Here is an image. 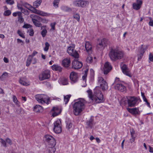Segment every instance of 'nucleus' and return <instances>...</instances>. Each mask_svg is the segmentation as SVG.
Here are the masks:
<instances>
[{
	"label": "nucleus",
	"mask_w": 153,
	"mask_h": 153,
	"mask_svg": "<svg viewBox=\"0 0 153 153\" xmlns=\"http://www.w3.org/2000/svg\"><path fill=\"white\" fill-rule=\"evenodd\" d=\"M88 97L91 100V102H94L96 103H100L104 101L103 95L100 91L99 87L97 86L94 89V94L93 95L92 91L89 89L87 91Z\"/></svg>",
	"instance_id": "obj_1"
},
{
	"label": "nucleus",
	"mask_w": 153,
	"mask_h": 153,
	"mask_svg": "<svg viewBox=\"0 0 153 153\" xmlns=\"http://www.w3.org/2000/svg\"><path fill=\"white\" fill-rule=\"evenodd\" d=\"M86 103V101L82 98L76 100L72 105L74 114L76 116L79 115L85 109Z\"/></svg>",
	"instance_id": "obj_2"
},
{
	"label": "nucleus",
	"mask_w": 153,
	"mask_h": 153,
	"mask_svg": "<svg viewBox=\"0 0 153 153\" xmlns=\"http://www.w3.org/2000/svg\"><path fill=\"white\" fill-rule=\"evenodd\" d=\"M108 55L111 59L114 62L122 59L124 55L122 51L112 48L110 49Z\"/></svg>",
	"instance_id": "obj_3"
},
{
	"label": "nucleus",
	"mask_w": 153,
	"mask_h": 153,
	"mask_svg": "<svg viewBox=\"0 0 153 153\" xmlns=\"http://www.w3.org/2000/svg\"><path fill=\"white\" fill-rule=\"evenodd\" d=\"M35 98L39 103L42 104H46L48 105L50 101V98L44 94H37Z\"/></svg>",
	"instance_id": "obj_4"
},
{
	"label": "nucleus",
	"mask_w": 153,
	"mask_h": 153,
	"mask_svg": "<svg viewBox=\"0 0 153 153\" xmlns=\"http://www.w3.org/2000/svg\"><path fill=\"white\" fill-rule=\"evenodd\" d=\"M75 47V45L72 44L71 46L68 47L67 52L70 55L75 58H77L79 57V55L77 52L74 49Z\"/></svg>",
	"instance_id": "obj_5"
},
{
	"label": "nucleus",
	"mask_w": 153,
	"mask_h": 153,
	"mask_svg": "<svg viewBox=\"0 0 153 153\" xmlns=\"http://www.w3.org/2000/svg\"><path fill=\"white\" fill-rule=\"evenodd\" d=\"M29 10L31 11L34 13L39 15L42 16L49 17L51 15L50 13L36 9L34 7L32 6L30 8H29Z\"/></svg>",
	"instance_id": "obj_6"
},
{
	"label": "nucleus",
	"mask_w": 153,
	"mask_h": 153,
	"mask_svg": "<svg viewBox=\"0 0 153 153\" xmlns=\"http://www.w3.org/2000/svg\"><path fill=\"white\" fill-rule=\"evenodd\" d=\"M53 131L56 133H59L62 131L61 123L59 119L57 120L53 123Z\"/></svg>",
	"instance_id": "obj_7"
},
{
	"label": "nucleus",
	"mask_w": 153,
	"mask_h": 153,
	"mask_svg": "<svg viewBox=\"0 0 153 153\" xmlns=\"http://www.w3.org/2000/svg\"><path fill=\"white\" fill-rule=\"evenodd\" d=\"M108 42V40L105 39L99 40L97 46V49L100 51L104 49V48L107 46Z\"/></svg>",
	"instance_id": "obj_8"
},
{
	"label": "nucleus",
	"mask_w": 153,
	"mask_h": 153,
	"mask_svg": "<svg viewBox=\"0 0 153 153\" xmlns=\"http://www.w3.org/2000/svg\"><path fill=\"white\" fill-rule=\"evenodd\" d=\"M98 84L100 85L103 91L106 90L108 88L107 83L101 76L98 77Z\"/></svg>",
	"instance_id": "obj_9"
},
{
	"label": "nucleus",
	"mask_w": 153,
	"mask_h": 153,
	"mask_svg": "<svg viewBox=\"0 0 153 153\" xmlns=\"http://www.w3.org/2000/svg\"><path fill=\"white\" fill-rule=\"evenodd\" d=\"M50 77V72L49 70H45L43 71L39 76V79L42 81L45 79H48Z\"/></svg>",
	"instance_id": "obj_10"
},
{
	"label": "nucleus",
	"mask_w": 153,
	"mask_h": 153,
	"mask_svg": "<svg viewBox=\"0 0 153 153\" xmlns=\"http://www.w3.org/2000/svg\"><path fill=\"white\" fill-rule=\"evenodd\" d=\"M121 67L123 73L125 75L130 77H132L130 70L128 68L127 66L125 64L121 65Z\"/></svg>",
	"instance_id": "obj_11"
},
{
	"label": "nucleus",
	"mask_w": 153,
	"mask_h": 153,
	"mask_svg": "<svg viewBox=\"0 0 153 153\" xmlns=\"http://www.w3.org/2000/svg\"><path fill=\"white\" fill-rule=\"evenodd\" d=\"M70 78L71 83H76L78 80V74L76 72H72L70 74Z\"/></svg>",
	"instance_id": "obj_12"
},
{
	"label": "nucleus",
	"mask_w": 153,
	"mask_h": 153,
	"mask_svg": "<svg viewBox=\"0 0 153 153\" xmlns=\"http://www.w3.org/2000/svg\"><path fill=\"white\" fill-rule=\"evenodd\" d=\"M148 48L147 46L143 47V45L141 46L140 49L138 50L137 53L138 60H140L142 58L144 53L146 50Z\"/></svg>",
	"instance_id": "obj_13"
},
{
	"label": "nucleus",
	"mask_w": 153,
	"mask_h": 153,
	"mask_svg": "<svg viewBox=\"0 0 153 153\" xmlns=\"http://www.w3.org/2000/svg\"><path fill=\"white\" fill-rule=\"evenodd\" d=\"M128 106L132 107L134 106L138 101V99L134 97H130L127 99Z\"/></svg>",
	"instance_id": "obj_14"
},
{
	"label": "nucleus",
	"mask_w": 153,
	"mask_h": 153,
	"mask_svg": "<svg viewBox=\"0 0 153 153\" xmlns=\"http://www.w3.org/2000/svg\"><path fill=\"white\" fill-rule=\"evenodd\" d=\"M82 66V63L77 60H74L72 62V68L75 69L80 68Z\"/></svg>",
	"instance_id": "obj_15"
},
{
	"label": "nucleus",
	"mask_w": 153,
	"mask_h": 153,
	"mask_svg": "<svg viewBox=\"0 0 153 153\" xmlns=\"http://www.w3.org/2000/svg\"><path fill=\"white\" fill-rule=\"evenodd\" d=\"M111 69L112 66L110 63L108 62H105L103 68L104 74H107L110 71Z\"/></svg>",
	"instance_id": "obj_16"
},
{
	"label": "nucleus",
	"mask_w": 153,
	"mask_h": 153,
	"mask_svg": "<svg viewBox=\"0 0 153 153\" xmlns=\"http://www.w3.org/2000/svg\"><path fill=\"white\" fill-rule=\"evenodd\" d=\"M143 1L141 0H137L136 2L133 4V8L137 10L140 9L142 4Z\"/></svg>",
	"instance_id": "obj_17"
},
{
	"label": "nucleus",
	"mask_w": 153,
	"mask_h": 153,
	"mask_svg": "<svg viewBox=\"0 0 153 153\" xmlns=\"http://www.w3.org/2000/svg\"><path fill=\"white\" fill-rule=\"evenodd\" d=\"M127 110L129 112L133 115H139L140 113V112L138 108H127Z\"/></svg>",
	"instance_id": "obj_18"
},
{
	"label": "nucleus",
	"mask_w": 153,
	"mask_h": 153,
	"mask_svg": "<svg viewBox=\"0 0 153 153\" xmlns=\"http://www.w3.org/2000/svg\"><path fill=\"white\" fill-rule=\"evenodd\" d=\"M19 83L24 86H27L30 85V83L25 77H21L20 78Z\"/></svg>",
	"instance_id": "obj_19"
},
{
	"label": "nucleus",
	"mask_w": 153,
	"mask_h": 153,
	"mask_svg": "<svg viewBox=\"0 0 153 153\" xmlns=\"http://www.w3.org/2000/svg\"><path fill=\"white\" fill-rule=\"evenodd\" d=\"M51 110L52 111V116L53 117L57 116L61 112L60 108L57 106L53 107Z\"/></svg>",
	"instance_id": "obj_20"
},
{
	"label": "nucleus",
	"mask_w": 153,
	"mask_h": 153,
	"mask_svg": "<svg viewBox=\"0 0 153 153\" xmlns=\"http://www.w3.org/2000/svg\"><path fill=\"white\" fill-rule=\"evenodd\" d=\"M85 47L87 52L89 53H90L92 52V45L89 42H86L85 44Z\"/></svg>",
	"instance_id": "obj_21"
},
{
	"label": "nucleus",
	"mask_w": 153,
	"mask_h": 153,
	"mask_svg": "<svg viewBox=\"0 0 153 153\" xmlns=\"http://www.w3.org/2000/svg\"><path fill=\"white\" fill-rule=\"evenodd\" d=\"M71 62V59L70 58H66L62 60V65L65 67L68 68L70 66Z\"/></svg>",
	"instance_id": "obj_22"
},
{
	"label": "nucleus",
	"mask_w": 153,
	"mask_h": 153,
	"mask_svg": "<svg viewBox=\"0 0 153 153\" xmlns=\"http://www.w3.org/2000/svg\"><path fill=\"white\" fill-rule=\"evenodd\" d=\"M114 88L115 89L122 92L125 91L126 89L125 86L121 83L117 84L115 85Z\"/></svg>",
	"instance_id": "obj_23"
},
{
	"label": "nucleus",
	"mask_w": 153,
	"mask_h": 153,
	"mask_svg": "<svg viewBox=\"0 0 153 153\" xmlns=\"http://www.w3.org/2000/svg\"><path fill=\"white\" fill-rule=\"evenodd\" d=\"M36 16L34 15H30V17L32 19V20L34 24L37 27H39L42 26L41 23L39 21L36 19L33 18V17H35Z\"/></svg>",
	"instance_id": "obj_24"
},
{
	"label": "nucleus",
	"mask_w": 153,
	"mask_h": 153,
	"mask_svg": "<svg viewBox=\"0 0 153 153\" xmlns=\"http://www.w3.org/2000/svg\"><path fill=\"white\" fill-rule=\"evenodd\" d=\"M51 68L53 71H58L61 72L62 69V68L60 65H53L51 66Z\"/></svg>",
	"instance_id": "obj_25"
},
{
	"label": "nucleus",
	"mask_w": 153,
	"mask_h": 153,
	"mask_svg": "<svg viewBox=\"0 0 153 153\" xmlns=\"http://www.w3.org/2000/svg\"><path fill=\"white\" fill-rule=\"evenodd\" d=\"M59 83L63 85H66L68 84V79L66 77H62L59 80Z\"/></svg>",
	"instance_id": "obj_26"
},
{
	"label": "nucleus",
	"mask_w": 153,
	"mask_h": 153,
	"mask_svg": "<svg viewBox=\"0 0 153 153\" xmlns=\"http://www.w3.org/2000/svg\"><path fill=\"white\" fill-rule=\"evenodd\" d=\"M96 57H94V59H93V57L90 54H88L86 58V61L87 63H91L93 62H96Z\"/></svg>",
	"instance_id": "obj_27"
},
{
	"label": "nucleus",
	"mask_w": 153,
	"mask_h": 153,
	"mask_svg": "<svg viewBox=\"0 0 153 153\" xmlns=\"http://www.w3.org/2000/svg\"><path fill=\"white\" fill-rule=\"evenodd\" d=\"M48 147L50 148H53L56 145V142L54 138L51 140L47 142Z\"/></svg>",
	"instance_id": "obj_28"
},
{
	"label": "nucleus",
	"mask_w": 153,
	"mask_h": 153,
	"mask_svg": "<svg viewBox=\"0 0 153 153\" xmlns=\"http://www.w3.org/2000/svg\"><path fill=\"white\" fill-rule=\"evenodd\" d=\"M34 111L36 112H40L43 110V108L39 105H36L33 108Z\"/></svg>",
	"instance_id": "obj_29"
},
{
	"label": "nucleus",
	"mask_w": 153,
	"mask_h": 153,
	"mask_svg": "<svg viewBox=\"0 0 153 153\" xmlns=\"http://www.w3.org/2000/svg\"><path fill=\"white\" fill-rule=\"evenodd\" d=\"M80 7H85L88 6L89 4L88 1L80 0Z\"/></svg>",
	"instance_id": "obj_30"
},
{
	"label": "nucleus",
	"mask_w": 153,
	"mask_h": 153,
	"mask_svg": "<svg viewBox=\"0 0 153 153\" xmlns=\"http://www.w3.org/2000/svg\"><path fill=\"white\" fill-rule=\"evenodd\" d=\"M46 26H43L41 27L42 29L43 28V29L42 30V31L41 32V34L43 37H45L47 33V30L46 29Z\"/></svg>",
	"instance_id": "obj_31"
},
{
	"label": "nucleus",
	"mask_w": 153,
	"mask_h": 153,
	"mask_svg": "<svg viewBox=\"0 0 153 153\" xmlns=\"http://www.w3.org/2000/svg\"><path fill=\"white\" fill-rule=\"evenodd\" d=\"M42 2V0H36L33 2V6L36 8H37L40 5Z\"/></svg>",
	"instance_id": "obj_32"
},
{
	"label": "nucleus",
	"mask_w": 153,
	"mask_h": 153,
	"mask_svg": "<svg viewBox=\"0 0 153 153\" xmlns=\"http://www.w3.org/2000/svg\"><path fill=\"white\" fill-rule=\"evenodd\" d=\"M61 9L63 11L65 12H69L71 10V9L67 6H62L61 7Z\"/></svg>",
	"instance_id": "obj_33"
},
{
	"label": "nucleus",
	"mask_w": 153,
	"mask_h": 153,
	"mask_svg": "<svg viewBox=\"0 0 153 153\" xmlns=\"http://www.w3.org/2000/svg\"><path fill=\"white\" fill-rule=\"evenodd\" d=\"M45 140L47 142H49V141H51V139H52L54 138L52 136L47 134L45 135Z\"/></svg>",
	"instance_id": "obj_34"
},
{
	"label": "nucleus",
	"mask_w": 153,
	"mask_h": 153,
	"mask_svg": "<svg viewBox=\"0 0 153 153\" xmlns=\"http://www.w3.org/2000/svg\"><path fill=\"white\" fill-rule=\"evenodd\" d=\"M32 58L29 55L27 59L26 62V66H29L30 64H31V62H32Z\"/></svg>",
	"instance_id": "obj_35"
},
{
	"label": "nucleus",
	"mask_w": 153,
	"mask_h": 153,
	"mask_svg": "<svg viewBox=\"0 0 153 153\" xmlns=\"http://www.w3.org/2000/svg\"><path fill=\"white\" fill-rule=\"evenodd\" d=\"M18 20L21 23H22L24 21L22 16L21 12H19L18 13Z\"/></svg>",
	"instance_id": "obj_36"
},
{
	"label": "nucleus",
	"mask_w": 153,
	"mask_h": 153,
	"mask_svg": "<svg viewBox=\"0 0 153 153\" xmlns=\"http://www.w3.org/2000/svg\"><path fill=\"white\" fill-rule=\"evenodd\" d=\"M71 97V95H68L65 96H64V101L65 104L69 101Z\"/></svg>",
	"instance_id": "obj_37"
},
{
	"label": "nucleus",
	"mask_w": 153,
	"mask_h": 153,
	"mask_svg": "<svg viewBox=\"0 0 153 153\" xmlns=\"http://www.w3.org/2000/svg\"><path fill=\"white\" fill-rule=\"evenodd\" d=\"M80 0H76L74 1L73 2V4L74 6L77 7H80Z\"/></svg>",
	"instance_id": "obj_38"
},
{
	"label": "nucleus",
	"mask_w": 153,
	"mask_h": 153,
	"mask_svg": "<svg viewBox=\"0 0 153 153\" xmlns=\"http://www.w3.org/2000/svg\"><path fill=\"white\" fill-rule=\"evenodd\" d=\"M60 0H54L53 2V5L56 8L58 7V4Z\"/></svg>",
	"instance_id": "obj_39"
},
{
	"label": "nucleus",
	"mask_w": 153,
	"mask_h": 153,
	"mask_svg": "<svg viewBox=\"0 0 153 153\" xmlns=\"http://www.w3.org/2000/svg\"><path fill=\"white\" fill-rule=\"evenodd\" d=\"M11 13V12L10 10H7L4 12L3 15L5 16H8L10 15Z\"/></svg>",
	"instance_id": "obj_40"
},
{
	"label": "nucleus",
	"mask_w": 153,
	"mask_h": 153,
	"mask_svg": "<svg viewBox=\"0 0 153 153\" xmlns=\"http://www.w3.org/2000/svg\"><path fill=\"white\" fill-rule=\"evenodd\" d=\"M50 45V44L48 42H46L45 43V46L44 48V50L45 51L47 52L48 50Z\"/></svg>",
	"instance_id": "obj_41"
},
{
	"label": "nucleus",
	"mask_w": 153,
	"mask_h": 153,
	"mask_svg": "<svg viewBox=\"0 0 153 153\" xmlns=\"http://www.w3.org/2000/svg\"><path fill=\"white\" fill-rule=\"evenodd\" d=\"M13 102H14V103H15L16 105H18L19 104V102L16 96L15 95L13 96Z\"/></svg>",
	"instance_id": "obj_42"
},
{
	"label": "nucleus",
	"mask_w": 153,
	"mask_h": 153,
	"mask_svg": "<svg viewBox=\"0 0 153 153\" xmlns=\"http://www.w3.org/2000/svg\"><path fill=\"white\" fill-rule=\"evenodd\" d=\"M8 76V73L6 72H4L1 76L0 77V79H1L3 78H6Z\"/></svg>",
	"instance_id": "obj_43"
},
{
	"label": "nucleus",
	"mask_w": 153,
	"mask_h": 153,
	"mask_svg": "<svg viewBox=\"0 0 153 153\" xmlns=\"http://www.w3.org/2000/svg\"><path fill=\"white\" fill-rule=\"evenodd\" d=\"M74 17L78 21H79L80 20V16L77 14H75L74 15Z\"/></svg>",
	"instance_id": "obj_44"
},
{
	"label": "nucleus",
	"mask_w": 153,
	"mask_h": 153,
	"mask_svg": "<svg viewBox=\"0 0 153 153\" xmlns=\"http://www.w3.org/2000/svg\"><path fill=\"white\" fill-rule=\"evenodd\" d=\"M1 142L3 146L5 147H7V144L6 141L2 138H0Z\"/></svg>",
	"instance_id": "obj_45"
},
{
	"label": "nucleus",
	"mask_w": 153,
	"mask_h": 153,
	"mask_svg": "<svg viewBox=\"0 0 153 153\" xmlns=\"http://www.w3.org/2000/svg\"><path fill=\"white\" fill-rule=\"evenodd\" d=\"M5 1L8 4L12 5L14 3V2L13 0H5Z\"/></svg>",
	"instance_id": "obj_46"
},
{
	"label": "nucleus",
	"mask_w": 153,
	"mask_h": 153,
	"mask_svg": "<svg viewBox=\"0 0 153 153\" xmlns=\"http://www.w3.org/2000/svg\"><path fill=\"white\" fill-rule=\"evenodd\" d=\"M40 20L42 23H47L48 22V20L45 18H41Z\"/></svg>",
	"instance_id": "obj_47"
},
{
	"label": "nucleus",
	"mask_w": 153,
	"mask_h": 153,
	"mask_svg": "<svg viewBox=\"0 0 153 153\" xmlns=\"http://www.w3.org/2000/svg\"><path fill=\"white\" fill-rule=\"evenodd\" d=\"M22 13L26 15H28L29 14V12L26 9H24L22 10L21 11Z\"/></svg>",
	"instance_id": "obj_48"
},
{
	"label": "nucleus",
	"mask_w": 153,
	"mask_h": 153,
	"mask_svg": "<svg viewBox=\"0 0 153 153\" xmlns=\"http://www.w3.org/2000/svg\"><path fill=\"white\" fill-rule=\"evenodd\" d=\"M18 33L19 34V36L22 37L23 38H25V36L24 34L20 30H19L18 31Z\"/></svg>",
	"instance_id": "obj_49"
},
{
	"label": "nucleus",
	"mask_w": 153,
	"mask_h": 153,
	"mask_svg": "<svg viewBox=\"0 0 153 153\" xmlns=\"http://www.w3.org/2000/svg\"><path fill=\"white\" fill-rule=\"evenodd\" d=\"M29 31V34L31 36H33L34 34L33 30L32 28H30Z\"/></svg>",
	"instance_id": "obj_50"
},
{
	"label": "nucleus",
	"mask_w": 153,
	"mask_h": 153,
	"mask_svg": "<svg viewBox=\"0 0 153 153\" xmlns=\"http://www.w3.org/2000/svg\"><path fill=\"white\" fill-rule=\"evenodd\" d=\"M6 142L10 145H11L12 144V142L11 140L8 138H7L5 140Z\"/></svg>",
	"instance_id": "obj_51"
},
{
	"label": "nucleus",
	"mask_w": 153,
	"mask_h": 153,
	"mask_svg": "<svg viewBox=\"0 0 153 153\" xmlns=\"http://www.w3.org/2000/svg\"><path fill=\"white\" fill-rule=\"evenodd\" d=\"M87 74L85 73L83 76H82V79L83 81L85 83L86 82V81Z\"/></svg>",
	"instance_id": "obj_52"
},
{
	"label": "nucleus",
	"mask_w": 153,
	"mask_h": 153,
	"mask_svg": "<svg viewBox=\"0 0 153 153\" xmlns=\"http://www.w3.org/2000/svg\"><path fill=\"white\" fill-rule=\"evenodd\" d=\"M134 134H131V138L130 140L131 143L134 142L135 140V137L134 136Z\"/></svg>",
	"instance_id": "obj_53"
},
{
	"label": "nucleus",
	"mask_w": 153,
	"mask_h": 153,
	"mask_svg": "<svg viewBox=\"0 0 153 153\" xmlns=\"http://www.w3.org/2000/svg\"><path fill=\"white\" fill-rule=\"evenodd\" d=\"M31 27V25L28 24H25L23 26V27L25 28H28Z\"/></svg>",
	"instance_id": "obj_54"
},
{
	"label": "nucleus",
	"mask_w": 153,
	"mask_h": 153,
	"mask_svg": "<svg viewBox=\"0 0 153 153\" xmlns=\"http://www.w3.org/2000/svg\"><path fill=\"white\" fill-rule=\"evenodd\" d=\"M149 59L150 61L153 62V55L151 53L149 54Z\"/></svg>",
	"instance_id": "obj_55"
},
{
	"label": "nucleus",
	"mask_w": 153,
	"mask_h": 153,
	"mask_svg": "<svg viewBox=\"0 0 153 153\" xmlns=\"http://www.w3.org/2000/svg\"><path fill=\"white\" fill-rule=\"evenodd\" d=\"M141 96L143 98V99L144 101H145L146 102H147V100L146 98L145 95H144V94L143 93L141 92Z\"/></svg>",
	"instance_id": "obj_56"
},
{
	"label": "nucleus",
	"mask_w": 153,
	"mask_h": 153,
	"mask_svg": "<svg viewBox=\"0 0 153 153\" xmlns=\"http://www.w3.org/2000/svg\"><path fill=\"white\" fill-rule=\"evenodd\" d=\"M38 53V52L35 51H34L31 55H29L30 56L33 58V56H35Z\"/></svg>",
	"instance_id": "obj_57"
},
{
	"label": "nucleus",
	"mask_w": 153,
	"mask_h": 153,
	"mask_svg": "<svg viewBox=\"0 0 153 153\" xmlns=\"http://www.w3.org/2000/svg\"><path fill=\"white\" fill-rule=\"evenodd\" d=\"M37 62V59L36 58H32V63L33 64H35Z\"/></svg>",
	"instance_id": "obj_58"
},
{
	"label": "nucleus",
	"mask_w": 153,
	"mask_h": 153,
	"mask_svg": "<svg viewBox=\"0 0 153 153\" xmlns=\"http://www.w3.org/2000/svg\"><path fill=\"white\" fill-rule=\"evenodd\" d=\"M17 42L18 43H21L22 45H23L24 44V42L20 39H17Z\"/></svg>",
	"instance_id": "obj_59"
},
{
	"label": "nucleus",
	"mask_w": 153,
	"mask_h": 153,
	"mask_svg": "<svg viewBox=\"0 0 153 153\" xmlns=\"http://www.w3.org/2000/svg\"><path fill=\"white\" fill-rule=\"evenodd\" d=\"M72 124L71 123H67V127L68 128L70 129L72 127Z\"/></svg>",
	"instance_id": "obj_60"
},
{
	"label": "nucleus",
	"mask_w": 153,
	"mask_h": 153,
	"mask_svg": "<svg viewBox=\"0 0 153 153\" xmlns=\"http://www.w3.org/2000/svg\"><path fill=\"white\" fill-rule=\"evenodd\" d=\"M87 123L90 127H91L93 126V123L91 120L89 121V122Z\"/></svg>",
	"instance_id": "obj_61"
},
{
	"label": "nucleus",
	"mask_w": 153,
	"mask_h": 153,
	"mask_svg": "<svg viewBox=\"0 0 153 153\" xmlns=\"http://www.w3.org/2000/svg\"><path fill=\"white\" fill-rule=\"evenodd\" d=\"M56 25V23L54 22L53 23H52L51 24V28L53 30L55 29V26Z\"/></svg>",
	"instance_id": "obj_62"
},
{
	"label": "nucleus",
	"mask_w": 153,
	"mask_h": 153,
	"mask_svg": "<svg viewBox=\"0 0 153 153\" xmlns=\"http://www.w3.org/2000/svg\"><path fill=\"white\" fill-rule=\"evenodd\" d=\"M3 60L4 62L6 63H7L9 62L8 59L5 57H4L3 59Z\"/></svg>",
	"instance_id": "obj_63"
},
{
	"label": "nucleus",
	"mask_w": 153,
	"mask_h": 153,
	"mask_svg": "<svg viewBox=\"0 0 153 153\" xmlns=\"http://www.w3.org/2000/svg\"><path fill=\"white\" fill-rule=\"evenodd\" d=\"M149 25L150 26H153V20H150L149 22Z\"/></svg>",
	"instance_id": "obj_64"
}]
</instances>
